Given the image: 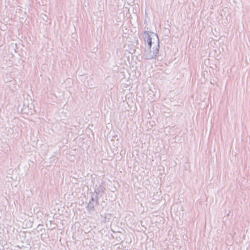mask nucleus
I'll return each instance as SVG.
<instances>
[{
    "label": "nucleus",
    "mask_w": 250,
    "mask_h": 250,
    "mask_svg": "<svg viewBox=\"0 0 250 250\" xmlns=\"http://www.w3.org/2000/svg\"><path fill=\"white\" fill-rule=\"evenodd\" d=\"M102 191H101L100 189H97L95 191V193L92 194L91 200L93 201H95L96 202H97L99 196L101 197L102 196Z\"/></svg>",
    "instance_id": "obj_2"
},
{
    "label": "nucleus",
    "mask_w": 250,
    "mask_h": 250,
    "mask_svg": "<svg viewBox=\"0 0 250 250\" xmlns=\"http://www.w3.org/2000/svg\"><path fill=\"white\" fill-rule=\"evenodd\" d=\"M34 110H33V105H31V107H30V111H29V113L30 114H33V112Z\"/></svg>",
    "instance_id": "obj_3"
},
{
    "label": "nucleus",
    "mask_w": 250,
    "mask_h": 250,
    "mask_svg": "<svg viewBox=\"0 0 250 250\" xmlns=\"http://www.w3.org/2000/svg\"><path fill=\"white\" fill-rule=\"evenodd\" d=\"M145 41L147 43L144 56L146 59L156 58L159 51V39L158 35L152 32L145 31L144 34Z\"/></svg>",
    "instance_id": "obj_1"
}]
</instances>
